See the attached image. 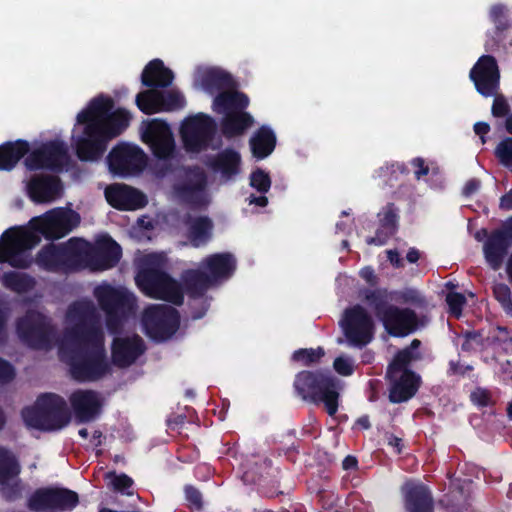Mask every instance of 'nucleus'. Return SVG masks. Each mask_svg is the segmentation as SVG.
Returning <instances> with one entry per match:
<instances>
[{
	"label": "nucleus",
	"mask_w": 512,
	"mask_h": 512,
	"mask_svg": "<svg viewBox=\"0 0 512 512\" xmlns=\"http://www.w3.org/2000/svg\"><path fill=\"white\" fill-rule=\"evenodd\" d=\"M198 81L209 94L235 89L237 84L233 76L217 67L206 68L199 72Z\"/></svg>",
	"instance_id": "nucleus-30"
},
{
	"label": "nucleus",
	"mask_w": 512,
	"mask_h": 512,
	"mask_svg": "<svg viewBox=\"0 0 512 512\" xmlns=\"http://www.w3.org/2000/svg\"><path fill=\"white\" fill-rule=\"evenodd\" d=\"M78 238H71L66 244L49 243L36 254V264L45 271L67 272L79 269Z\"/></svg>",
	"instance_id": "nucleus-9"
},
{
	"label": "nucleus",
	"mask_w": 512,
	"mask_h": 512,
	"mask_svg": "<svg viewBox=\"0 0 512 512\" xmlns=\"http://www.w3.org/2000/svg\"><path fill=\"white\" fill-rule=\"evenodd\" d=\"M67 317L73 324L65 332L66 343L59 347L60 358L69 365L71 376L77 381L103 378L111 368L94 304L74 302L68 307Z\"/></svg>",
	"instance_id": "nucleus-1"
},
{
	"label": "nucleus",
	"mask_w": 512,
	"mask_h": 512,
	"mask_svg": "<svg viewBox=\"0 0 512 512\" xmlns=\"http://www.w3.org/2000/svg\"><path fill=\"white\" fill-rule=\"evenodd\" d=\"M181 287L183 293L190 298L198 299L204 296L207 290L214 284L212 278L201 269H188L181 275Z\"/></svg>",
	"instance_id": "nucleus-34"
},
{
	"label": "nucleus",
	"mask_w": 512,
	"mask_h": 512,
	"mask_svg": "<svg viewBox=\"0 0 512 512\" xmlns=\"http://www.w3.org/2000/svg\"><path fill=\"white\" fill-rule=\"evenodd\" d=\"M30 144L27 140L17 139L0 145V171H12L19 161L27 157Z\"/></svg>",
	"instance_id": "nucleus-35"
},
{
	"label": "nucleus",
	"mask_w": 512,
	"mask_h": 512,
	"mask_svg": "<svg viewBox=\"0 0 512 512\" xmlns=\"http://www.w3.org/2000/svg\"><path fill=\"white\" fill-rule=\"evenodd\" d=\"M394 234L395 233H390V230H385L380 227L376 230L375 236L367 238L366 242L369 245L382 246L386 244L389 238Z\"/></svg>",
	"instance_id": "nucleus-59"
},
{
	"label": "nucleus",
	"mask_w": 512,
	"mask_h": 512,
	"mask_svg": "<svg viewBox=\"0 0 512 512\" xmlns=\"http://www.w3.org/2000/svg\"><path fill=\"white\" fill-rule=\"evenodd\" d=\"M186 419L187 417L184 414H171L167 418L166 423L168 428L175 430L181 428L185 424Z\"/></svg>",
	"instance_id": "nucleus-64"
},
{
	"label": "nucleus",
	"mask_w": 512,
	"mask_h": 512,
	"mask_svg": "<svg viewBox=\"0 0 512 512\" xmlns=\"http://www.w3.org/2000/svg\"><path fill=\"white\" fill-rule=\"evenodd\" d=\"M276 143V135L267 125L258 128L249 140L252 155L258 160L268 157L274 151Z\"/></svg>",
	"instance_id": "nucleus-38"
},
{
	"label": "nucleus",
	"mask_w": 512,
	"mask_h": 512,
	"mask_svg": "<svg viewBox=\"0 0 512 512\" xmlns=\"http://www.w3.org/2000/svg\"><path fill=\"white\" fill-rule=\"evenodd\" d=\"M250 185L259 193L265 194L270 190L271 178L264 170L257 168L250 175Z\"/></svg>",
	"instance_id": "nucleus-51"
},
{
	"label": "nucleus",
	"mask_w": 512,
	"mask_h": 512,
	"mask_svg": "<svg viewBox=\"0 0 512 512\" xmlns=\"http://www.w3.org/2000/svg\"><path fill=\"white\" fill-rule=\"evenodd\" d=\"M360 295L379 321L383 319V315L387 313L389 308L394 306L391 304V294L385 288H365Z\"/></svg>",
	"instance_id": "nucleus-40"
},
{
	"label": "nucleus",
	"mask_w": 512,
	"mask_h": 512,
	"mask_svg": "<svg viewBox=\"0 0 512 512\" xmlns=\"http://www.w3.org/2000/svg\"><path fill=\"white\" fill-rule=\"evenodd\" d=\"M83 125L82 135L75 140L76 155L81 161H96L104 155L111 139L96 123Z\"/></svg>",
	"instance_id": "nucleus-20"
},
{
	"label": "nucleus",
	"mask_w": 512,
	"mask_h": 512,
	"mask_svg": "<svg viewBox=\"0 0 512 512\" xmlns=\"http://www.w3.org/2000/svg\"><path fill=\"white\" fill-rule=\"evenodd\" d=\"M401 492L406 512H433L434 500L427 485L408 480L402 485Z\"/></svg>",
	"instance_id": "nucleus-28"
},
{
	"label": "nucleus",
	"mask_w": 512,
	"mask_h": 512,
	"mask_svg": "<svg viewBox=\"0 0 512 512\" xmlns=\"http://www.w3.org/2000/svg\"><path fill=\"white\" fill-rule=\"evenodd\" d=\"M21 470L16 455L0 446V494L6 502H15L22 497L23 483L19 478Z\"/></svg>",
	"instance_id": "nucleus-18"
},
{
	"label": "nucleus",
	"mask_w": 512,
	"mask_h": 512,
	"mask_svg": "<svg viewBox=\"0 0 512 512\" xmlns=\"http://www.w3.org/2000/svg\"><path fill=\"white\" fill-rule=\"evenodd\" d=\"M254 124V118L248 112L227 113L221 120V132L227 139L243 135Z\"/></svg>",
	"instance_id": "nucleus-39"
},
{
	"label": "nucleus",
	"mask_w": 512,
	"mask_h": 512,
	"mask_svg": "<svg viewBox=\"0 0 512 512\" xmlns=\"http://www.w3.org/2000/svg\"><path fill=\"white\" fill-rule=\"evenodd\" d=\"M398 300L403 304L412 305L416 308H424L427 305L425 297L414 288H407L401 291Z\"/></svg>",
	"instance_id": "nucleus-52"
},
{
	"label": "nucleus",
	"mask_w": 512,
	"mask_h": 512,
	"mask_svg": "<svg viewBox=\"0 0 512 512\" xmlns=\"http://www.w3.org/2000/svg\"><path fill=\"white\" fill-rule=\"evenodd\" d=\"M493 294L505 313L512 316V293L510 287L505 283H498L493 287Z\"/></svg>",
	"instance_id": "nucleus-48"
},
{
	"label": "nucleus",
	"mask_w": 512,
	"mask_h": 512,
	"mask_svg": "<svg viewBox=\"0 0 512 512\" xmlns=\"http://www.w3.org/2000/svg\"><path fill=\"white\" fill-rule=\"evenodd\" d=\"M27 194L35 203H49L61 196L63 187L58 176L36 174L27 183Z\"/></svg>",
	"instance_id": "nucleus-26"
},
{
	"label": "nucleus",
	"mask_w": 512,
	"mask_h": 512,
	"mask_svg": "<svg viewBox=\"0 0 512 512\" xmlns=\"http://www.w3.org/2000/svg\"><path fill=\"white\" fill-rule=\"evenodd\" d=\"M232 90L222 91L215 96L212 104L215 113L227 115V113L244 111L248 107V96L243 92Z\"/></svg>",
	"instance_id": "nucleus-36"
},
{
	"label": "nucleus",
	"mask_w": 512,
	"mask_h": 512,
	"mask_svg": "<svg viewBox=\"0 0 512 512\" xmlns=\"http://www.w3.org/2000/svg\"><path fill=\"white\" fill-rule=\"evenodd\" d=\"M480 186L481 182L479 179L471 178L465 183L462 189V195L465 197H470L480 189Z\"/></svg>",
	"instance_id": "nucleus-63"
},
{
	"label": "nucleus",
	"mask_w": 512,
	"mask_h": 512,
	"mask_svg": "<svg viewBox=\"0 0 512 512\" xmlns=\"http://www.w3.org/2000/svg\"><path fill=\"white\" fill-rule=\"evenodd\" d=\"M379 224L381 228L390 230V233H396L399 222V209L394 203L386 204L378 213Z\"/></svg>",
	"instance_id": "nucleus-46"
},
{
	"label": "nucleus",
	"mask_w": 512,
	"mask_h": 512,
	"mask_svg": "<svg viewBox=\"0 0 512 512\" xmlns=\"http://www.w3.org/2000/svg\"><path fill=\"white\" fill-rule=\"evenodd\" d=\"M324 356L325 350L321 346L317 348H300L292 353L291 360L309 367L320 363Z\"/></svg>",
	"instance_id": "nucleus-45"
},
{
	"label": "nucleus",
	"mask_w": 512,
	"mask_h": 512,
	"mask_svg": "<svg viewBox=\"0 0 512 512\" xmlns=\"http://www.w3.org/2000/svg\"><path fill=\"white\" fill-rule=\"evenodd\" d=\"M204 267L209 271L208 274L215 283L218 280L230 277L236 269V261L230 253H216L208 256L204 260Z\"/></svg>",
	"instance_id": "nucleus-37"
},
{
	"label": "nucleus",
	"mask_w": 512,
	"mask_h": 512,
	"mask_svg": "<svg viewBox=\"0 0 512 512\" xmlns=\"http://www.w3.org/2000/svg\"><path fill=\"white\" fill-rule=\"evenodd\" d=\"M142 141L150 147L156 158L162 160L170 158L175 148L170 126L160 119L147 123L142 133Z\"/></svg>",
	"instance_id": "nucleus-21"
},
{
	"label": "nucleus",
	"mask_w": 512,
	"mask_h": 512,
	"mask_svg": "<svg viewBox=\"0 0 512 512\" xmlns=\"http://www.w3.org/2000/svg\"><path fill=\"white\" fill-rule=\"evenodd\" d=\"M446 303L449 307V312L459 317L462 313L463 306L466 303V298L462 293L449 292L446 296Z\"/></svg>",
	"instance_id": "nucleus-54"
},
{
	"label": "nucleus",
	"mask_w": 512,
	"mask_h": 512,
	"mask_svg": "<svg viewBox=\"0 0 512 512\" xmlns=\"http://www.w3.org/2000/svg\"><path fill=\"white\" fill-rule=\"evenodd\" d=\"M161 98L162 91L152 88L137 94L136 105L141 112L147 115L163 112V108L160 107Z\"/></svg>",
	"instance_id": "nucleus-43"
},
{
	"label": "nucleus",
	"mask_w": 512,
	"mask_h": 512,
	"mask_svg": "<svg viewBox=\"0 0 512 512\" xmlns=\"http://www.w3.org/2000/svg\"><path fill=\"white\" fill-rule=\"evenodd\" d=\"M107 163L113 174L128 176L140 173L147 164V157L138 146L120 143L109 152Z\"/></svg>",
	"instance_id": "nucleus-16"
},
{
	"label": "nucleus",
	"mask_w": 512,
	"mask_h": 512,
	"mask_svg": "<svg viewBox=\"0 0 512 512\" xmlns=\"http://www.w3.org/2000/svg\"><path fill=\"white\" fill-rule=\"evenodd\" d=\"M490 19L498 31H505L510 27L507 8L503 4H495L490 8Z\"/></svg>",
	"instance_id": "nucleus-50"
},
{
	"label": "nucleus",
	"mask_w": 512,
	"mask_h": 512,
	"mask_svg": "<svg viewBox=\"0 0 512 512\" xmlns=\"http://www.w3.org/2000/svg\"><path fill=\"white\" fill-rule=\"evenodd\" d=\"M422 358L421 354H412L408 349L398 350L391 362L387 366V375L392 373H404L405 371H412L411 364Z\"/></svg>",
	"instance_id": "nucleus-44"
},
{
	"label": "nucleus",
	"mask_w": 512,
	"mask_h": 512,
	"mask_svg": "<svg viewBox=\"0 0 512 512\" xmlns=\"http://www.w3.org/2000/svg\"><path fill=\"white\" fill-rule=\"evenodd\" d=\"M472 365H461L459 361L450 360L449 368L447 370V374L452 375H461L464 376L466 373L473 371Z\"/></svg>",
	"instance_id": "nucleus-61"
},
{
	"label": "nucleus",
	"mask_w": 512,
	"mask_h": 512,
	"mask_svg": "<svg viewBox=\"0 0 512 512\" xmlns=\"http://www.w3.org/2000/svg\"><path fill=\"white\" fill-rule=\"evenodd\" d=\"M495 153L502 164H504V165L511 164L512 163V138L507 137L504 140H502L497 145Z\"/></svg>",
	"instance_id": "nucleus-55"
},
{
	"label": "nucleus",
	"mask_w": 512,
	"mask_h": 512,
	"mask_svg": "<svg viewBox=\"0 0 512 512\" xmlns=\"http://www.w3.org/2000/svg\"><path fill=\"white\" fill-rule=\"evenodd\" d=\"M21 416L27 427L45 432L60 430L71 420L65 399L55 393L39 395L33 406L22 409Z\"/></svg>",
	"instance_id": "nucleus-4"
},
{
	"label": "nucleus",
	"mask_w": 512,
	"mask_h": 512,
	"mask_svg": "<svg viewBox=\"0 0 512 512\" xmlns=\"http://www.w3.org/2000/svg\"><path fill=\"white\" fill-rule=\"evenodd\" d=\"M491 112L494 117H508L510 112V106L503 95H498V93L494 95V101L492 104Z\"/></svg>",
	"instance_id": "nucleus-56"
},
{
	"label": "nucleus",
	"mask_w": 512,
	"mask_h": 512,
	"mask_svg": "<svg viewBox=\"0 0 512 512\" xmlns=\"http://www.w3.org/2000/svg\"><path fill=\"white\" fill-rule=\"evenodd\" d=\"M3 285L18 294H24L34 289L36 282L26 273L9 271L3 275Z\"/></svg>",
	"instance_id": "nucleus-42"
},
{
	"label": "nucleus",
	"mask_w": 512,
	"mask_h": 512,
	"mask_svg": "<svg viewBox=\"0 0 512 512\" xmlns=\"http://www.w3.org/2000/svg\"><path fill=\"white\" fill-rule=\"evenodd\" d=\"M78 504L75 491L54 486L37 488L27 500V507L33 512H66Z\"/></svg>",
	"instance_id": "nucleus-12"
},
{
	"label": "nucleus",
	"mask_w": 512,
	"mask_h": 512,
	"mask_svg": "<svg viewBox=\"0 0 512 512\" xmlns=\"http://www.w3.org/2000/svg\"><path fill=\"white\" fill-rule=\"evenodd\" d=\"M333 368L341 376H350L354 372L352 359L344 356H339L334 359Z\"/></svg>",
	"instance_id": "nucleus-57"
},
{
	"label": "nucleus",
	"mask_w": 512,
	"mask_h": 512,
	"mask_svg": "<svg viewBox=\"0 0 512 512\" xmlns=\"http://www.w3.org/2000/svg\"><path fill=\"white\" fill-rule=\"evenodd\" d=\"M469 77L483 97H493L500 88V70L492 55H482L470 70Z\"/></svg>",
	"instance_id": "nucleus-19"
},
{
	"label": "nucleus",
	"mask_w": 512,
	"mask_h": 512,
	"mask_svg": "<svg viewBox=\"0 0 512 512\" xmlns=\"http://www.w3.org/2000/svg\"><path fill=\"white\" fill-rule=\"evenodd\" d=\"M104 194L108 204L121 211L136 210L147 204L146 196L141 191L126 184H111L106 187Z\"/></svg>",
	"instance_id": "nucleus-22"
},
{
	"label": "nucleus",
	"mask_w": 512,
	"mask_h": 512,
	"mask_svg": "<svg viewBox=\"0 0 512 512\" xmlns=\"http://www.w3.org/2000/svg\"><path fill=\"white\" fill-rule=\"evenodd\" d=\"M15 377V369L7 360L0 358V383H9Z\"/></svg>",
	"instance_id": "nucleus-58"
},
{
	"label": "nucleus",
	"mask_w": 512,
	"mask_h": 512,
	"mask_svg": "<svg viewBox=\"0 0 512 512\" xmlns=\"http://www.w3.org/2000/svg\"><path fill=\"white\" fill-rule=\"evenodd\" d=\"M206 165L213 173L220 175L223 182H231L241 173V154L233 148H225L210 156Z\"/></svg>",
	"instance_id": "nucleus-27"
},
{
	"label": "nucleus",
	"mask_w": 512,
	"mask_h": 512,
	"mask_svg": "<svg viewBox=\"0 0 512 512\" xmlns=\"http://www.w3.org/2000/svg\"><path fill=\"white\" fill-rule=\"evenodd\" d=\"M185 106V98L178 91H162V98L160 99V107L163 111L169 112L181 109Z\"/></svg>",
	"instance_id": "nucleus-47"
},
{
	"label": "nucleus",
	"mask_w": 512,
	"mask_h": 512,
	"mask_svg": "<svg viewBox=\"0 0 512 512\" xmlns=\"http://www.w3.org/2000/svg\"><path fill=\"white\" fill-rule=\"evenodd\" d=\"M106 478L111 479V486L114 491L126 494L128 496L133 493L129 489L133 486V479L125 473L116 474L114 471L108 472Z\"/></svg>",
	"instance_id": "nucleus-49"
},
{
	"label": "nucleus",
	"mask_w": 512,
	"mask_h": 512,
	"mask_svg": "<svg viewBox=\"0 0 512 512\" xmlns=\"http://www.w3.org/2000/svg\"><path fill=\"white\" fill-rule=\"evenodd\" d=\"M100 308L106 314V326L109 331L117 332L123 321L128 318L135 309L136 299L134 295L123 288H115L110 285L99 286L94 292Z\"/></svg>",
	"instance_id": "nucleus-7"
},
{
	"label": "nucleus",
	"mask_w": 512,
	"mask_h": 512,
	"mask_svg": "<svg viewBox=\"0 0 512 512\" xmlns=\"http://www.w3.org/2000/svg\"><path fill=\"white\" fill-rule=\"evenodd\" d=\"M114 108V101L111 97L100 95L93 98L88 106L77 115L78 124L96 123L102 127L104 119L108 117Z\"/></svg>",
	"instance_id": "nucleus-32"
},
{
	"label": "nucleus",
	"mask_w": 512,
	"mask_h": 512,
	"mask_svg": "<svg viewBox=\"0 0 512 512\" xmlns=\"http://www.w3.org/2000/svg\"><path fill=\"white\" fill-rule=\"evenodd\" d=\"M386 379L389 382L388 399L393 404L409 401L421 386V377L414 371L386 374Z\"/></svg>",
	"instance_id": "nucleus-24"
},
{
	"label": "nucleus",
	"mask_w": 512,
	"mask_h": 512,
	"mask_svg": "<svg viewBox=\"0 0 512 512\" xmlns=\"http://www.w3.org/2000/svg\"><path fill=\"white\" fill-rule=\"evenodd\" d=\"M464 341L461 344V350L465 352H471L475 349L474 342L480 344L479 338L481 337L480 333L477 331H466L463 334Z\"/></svg>",
	"instance_id": "nucleus-60"
},
{
	"label": "nucleus",
	"mask_w": 512,
	"mask_h": 512,
	"mask_svg": "<svg viewBox=\"0 0 512 512\" xmlns=\"http://www.w3.org/2000/svg\"><path fill=\"white\" fill-rule=\"evenodd\" d=\"M294 393L307 403L323 404L329 416L339 408L342 381L329 369L302 370L293 381Z\"/></svg>",
	"instance_id": "nucleus-3"
},
{
	"label": "nucleus",
	"mask_w": 512,
	"mask_h": 512,
	"mask_svg": "<svg viewBox=\"0 0 512 512\" xmlns=\"http://www.w3.org/2000/svg\"><path fill=\"white\" fill-rule=\"evenodd\" d=\"M69 162L68 147L61 140L43 143L39 148L29 152L24 160L29 171L48 170L54 173L64 171Z\"/></svg>",
	"instance_id": "nucleus-13"
},
{
	"label": "nucleus",
	"mask_w": 512,
	"mask_h": 512,
	"mask_svg": "<svg viewBox=\"0 0 512 512\" xmlns=\"http://www.w3.org/2000/svg\"><path fill=\"white\" fill-rule=\"evenodd\" d=\"M499 207L502 210H512V188L501 196ZM512 245V216L501 226L491 232L483 245L484 257L487 264L493 270L501 268L504 258Z\"/></svg>",
	"instance_id": "nucleus-8"
},
{
	"label": "nucleus",
	"mask_w": 512,
	"mask_h": 512,
	"mask_svg": "<svg viewBox=\"0 0 512 512\" xmlns=\"http://www.w3.org/2000/svg\"><path fill=\"white\" fill-rule=\"evenodd\" d=\"M146 351L144 340L137 334L116 337L111 345V358L115 366L127 368Z\"/></svg>",
	"instance_id": "nucleus-23"
},
{
	"label": "nucleus",
	"mask_w": 512,
	"mask_h": 512,
	"mask_svg": "<svg viewBox=\"0 0 512 512\" xmlns=\"http://www.w3.org/2000/svg\"><path fill=\"white\" fill-rule=\"evenodd\" d=\"M15 328L20 341L33 350H49L56 339L51 319L35 309L17 318Z\"/></svg>",
	"instance_id": "nucleus-6"
},
{
	"label": "nucleus",
	"mask_w": 512,
	"mask_h": 512,
	"mask_svg": "<svg viewBox=\"0 0 512 512\" xmlns=\"http://www.w3.org/2000/svg\"><path fill=\"white\" fill-rule=\"evenodd\" d=\"M183 223L187 228V238L190 244L198 248L207 244L212 238L213 221L208 216L185 215Z\"/></svg>",
	"instance_id": "nucleus-31"
},
{
	"label": "nucleus",
	"mask_w": 512,
	"mask_h": 512,
	"mask_svg": "<svg viewBox=\"0 0 512 512\" xmlns=\"http://www.w3.org/2000/svg\"><path fill=\"white\" fill-rule=\"evenodd\" d=\"M142 325L150 339L156 342L166 341L179 329L180 315L172 306L150 305L143 311Z\"/></svg>",
	"instance_id": "nucleus-10"
},
{
	"label": "nucleus",
	"mask_w": 512,
	"mask_h": 512,
	"mask_svg": "<svg viewBox=\"0 0 512 512\" xmlns=\"http://www.w3.org/2000/svg\"><path fill=\"white\" fill-rule=\"evenodd\" d=\"M69 402L79 423L94 420L101 410L98 394L93 390L77 389L69 396Z\"/></svg>",
	"instance_id": "nucleus-29"
},
{
	"label": "nucleus",
	"mask_w": 512,
	"mask_h": 512,
	"mask_svg": "<svg viewBox=\"0 0 512 512\" xmlns=\"http://www.w3.org/2000/svg\"><path fill=\"white\" fill-rule=\"evenodd\" d=\"M184 147L190 152L208 148L216 133V123L209 115L199 113L186 118L180 128Z\"/></svg>",
	"instance_id": "nucleus-15"
},
{
	"label": "nucleus",
	"mask_w": 512,
	"mask_h": 512,
	"mask_svg": "<svg viewBox=\"0 0 512 512\" xmlns=\"http://www.w3.org/2000/svg\"><path fill=\"white\" fill-rule=\"evenodd\" d=\"M341 326L351 346L363 348L374 338L375 324L373 318L360 304L344 311Z\"/></svg>",
	"instance_id": "nucleus-14"
},
{
	"label": "nucleus",
	"mask_w": 512,
	"mask_h": 512,
	"mask_svg": "<svg viewBox=\"0 0 512 512\" xmlns=\"http://www.w3.org/2000/svg\"><path fill=\"white\" fill-rule=\"evenodd\" d=\"M131 120V114L124 108H118L104 119L102 128L112 140L119 136L128 126Z\"/></svg>",
	"instance_id": "nucleus-41"
},
{
	"label": "nucleus",
	"mask_w": 512,
	"mask_h": 512,
	"mask_svg": "<svg viewBox=\"0 0 512 512\" xmlns=\"http://www.w3.org/2000/svg\"><path fill=\"white\" fill-rule=\"evenodd\" d=\"M411 165L415 168V177L416 179H420L423 176H426L429 173V167L426 165L423 158L417 157L411 161Z\"/></svg>",
	"instance_id": "nucleus-62"
},
{
	"label": "nucleus",
	"mask_w": 512,
	"mask_h": 512,
	"mask_svg": "<svg viewBox=\"0 0 512 512\" xmlns=\"http://www.w3.org/2000/svg\"><path fill=\"white\" fill-rule=\"evenodd\" d=\"M174 79L171 69L167 68L160 59L151 60L143 69L141 82L149 88L169 87Z\"/></svg>",
	"instance_id": "nucleus-33"
},
{
	"label": "nucleus",
	"mask_w": 512,
	"mask_h": 512,
	"mask_svg": "<svg viewBox=\"0 0 512 512\" xmlns=\"http://www.w3.org/2000/svg\"><path fill=\"white\" fill-rule=\"evenodd\" d=\"M206 186V173L199 166H193L187 170L184 182L175 186V192L183 202L192 206H200L203 204Z\"/></svg>",
	"instance_id": "nucleus-25"
},
{
	"label": "nucleus",
	"mask_w": 512,
	"mask_h": 512,
	"mask_svg": "<svg viewBox=\"0 0 512 512\" xmlns=\"http://www.w3.org/2000/svg\"><path fill=\"white\" fill-rule=\"evenodd\" d=\"M80 223V215L71 209L55 208L33 217L26 228H10L0 238V263L15 268H28V251L41 238L57 240L69 234Z\"/></svg>",
	"instance_id": "nucleus-2"
},
{
	"label": "nucleus",
	"mask_w": 512,
	"mask_h": 512,
	"mask_svg": "<svg viewBox=\"0 0 512 512\" xmlns=\"http://www.w3.org/2000/svg\"><path fill=\"white\" fill-rule=\"evenodd\" d=\"M184 494L190 509L197 511H201L203 509V496L199 489L193 485H185Z\"/></svg>",
	"instance_id": "nucleus-53"
},
{
	"label": "nucleus",
	"mask_w": 512,
	"mask_h": 512,
	"mask_svg": "<svg viewBox=\"0 0 512 512\" xmlns=\"http://www.w3.org/2000/svg\"><path fill=\"white\" fill-rule=\"evenodd\" d=\"M388 335L403 338L415 333L427 323L425 316L418 314L409 307H390L380 321Z\"/></svg>",
	"instance_id": "nucleus-17"
},
{
	"label": "nucleus",
	"mask_w": 512,
	"mask_h": 512,
	"mask_svg": "<svg viewBox=\"0 0 512 512\" xmlns=\"http://www.w3.org/2000/svg\"><path fill=\"white\" fill-rule=\"evenodd\" d=\"M135 282L138 288L150 298L164 300L178 306L184 301L181 284L162 270L152 257L144 260L135 276Z\"/></svg>",
	"instance_id": "nucleus-5"
},
{
	"label": "nucleus",
	"mask_w": 512,
	"mask_h": 512,
	"mask_svg": "<svg viewBox=\"0 0 512 512\" xmlns=\"http://www.w3.org/2000/svg\"><path fill=\"white\" fill-rule=\"evenodd\" d=\"M78 244L79 268L86 264L94 270H107L116 266L122 256L121 246L108 235L98 239L95 245L79 238Z\"/></svg>",
	"instance_id": "nucleus-11"
}]
</instances>
